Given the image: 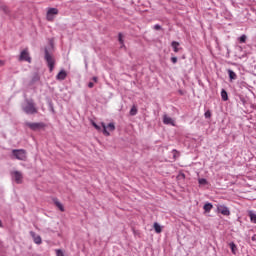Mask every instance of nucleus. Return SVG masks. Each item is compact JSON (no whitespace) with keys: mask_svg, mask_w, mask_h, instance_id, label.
Listing matches in <instances>:
<instances>
[{"mask_svg":"<svg viewBox=\"0 0 256 256\" xmlns=\"http://www.w3.org/2000/svg\"><path fill=\"white\" fill-rule=\"evenodd\" d=\"M92 125L97 131H101V126L97 125V123L92 122Z\"/></svg>","mask_w":256,"mask_h":256,"instance_id":"cd10ccee","label":"nucleus"},{"mask_svg":"<svg viewBox=\"0 0 256 256\" xmlns=\"http://www.w3.org/2000/svg\"><path fill=\"white\" fill-rule=\"evenodd\" d=\"M19 61H26L27 63H31V56L29 55L28 48L21 51Z\"/></svg>","mask_w":256,"mask_h":256,"instance_id":"39448f33","label":"nucleus"},{"mask_svg":"<svg viewBox=\"0 0 256 256\" xmlns=\"http://www.w3.org/2000/svg\"><path fill=\"white\" fill-rule=\"evenodd\" d=\"M30 235H31L34 243H36V245H41L43 243L41 236L37 235L34 231H30Z\"/></svg>","mask_w":256,"mask_h":256,"instance_id":"1a4fd4ad","label":"nucleus"},{"mask_svg":"<svg viewBox=\"0 0 256 256\" xmlns=\"http://www.w3.org/2000/svg\"><path fill=\"white\" fill-rule=\"evenodd\" d=\"M53 15H59V9L49 8L47 13H46L47 21H53V19H55V17Z\"/></svg>","mask_w":256,"mask_h":256,"instance_id":"423d86ee","label":"nucleus"},{"mask_svg":"<svg viewBox=\"0 0 256 256\" xmlns=\"http://www.w3.org/2000/svg\"><path fill=\"white\" fill-rule=\"evenodd\" d=\"M11 175L14 177L15 182L18 185H21V183H23V174L20 171H14L11 173Z\"/></svg>","mask_w":256,"mask_h":256,"instance_id":"6e6552de","label":"nucleus"},{"mask_svg":"<svg viewBox=\"0 0 256 256\" xmlns=\"http://www.w3.org/2000/svg\"><path fill=\"white\" fill-rule=\"evenodd\" d=\"M118 37H119V43L121 44V45H123V34H121V33H119L118 34Z\"/></svg>","mask_w":256,"mask_h":256,"instance_id":"c85d7f7f","label":"nucleus"},{"mask_svg":"<svg viewBox=\"0 0 256 256\" xmlns=\"http://www.w3.org/2000/svg\"><path fill=\"white\" fill-rule=\"evenodd\" d=\"M26 127H29L31 131H39V129H43L45 127V123L43 122H26Z\"/></svg>","mask_w":256,"mask_h":256,"instance_id":"20e7f679","label":"nucleus"},{"mask_svg":"<svg viewBox=\"0 0 256 256\" xmlns=\"http://www.w3.org/2000/svg\"><path fill=\"white\" fill-rule=\"evenodd\" d=\"M12 155L18 161H27V150L25 149H14Z\"/></svg>","mask_w":256,"mask_h":256,"instance_id":"7ed1b4c3","label":"nucleus"},{"mask_svg":"<svg viewBox=\"0 0 256 256\" xmlns=\"http://www.w3.org/2000/svg\"><path fill=\"white\" fill-rule=\"evenodd\" d=\"M56 79L58 81H65V79H67V72L65 70H61L57 76H56Z\"/></svg>","mask_w":256,"mask_h":256,"instance_id":"9b49d317","label":"nucleus"},{"mask_svg":"<svg viewBox=\"0 0 256 256\" xmlns=\"http://www.w3.org/2000/svg\"><path fill=\"white\" fill-rule=\"evenodd\" d=\"M203 209L206 213H210L211 212V209H213V204L211 203H206L204 206H203Z\"/></svg>","mask_w":256,"mask_h":256,"instance_id":"f3484780","label":"nucleus"},{"mask_svg":"<svg viewBox=\"0 0 256 256\" xmlns=\"http://www.w3.org/2000/svg\"><path fill=\"white\" fill-rule=\"evenodd\" d=\"M44 59L49 67L50 73L53 72V69H55V58H53V55L49 53V50L47 48L44 51Z\"/></svg>","mask_w":256,"mask_h":256,"instance_id":"f03ea898","label":"nucleus"},{"mask_svg":"<svg viewBox=\"0 0 256 256\" xmlns=\"http://www.w3.org/2000/svg\"><path fill=\"white\" fill-rule=\"evenodd\" d=\"M228 75L230 81H235V79H237V74L231 69L228 70Z\"/></svg>","mask_w":256,"mask_h":256,"instance_id":"4468645a","label":"nucleus"},{"mask_svg":"<svg viewBox=\"0 0 256 256\" xmlns=\"http://www.w3.org/2000/svg\"><path fill=\"white\" fill-rule=\"evenodd\" d=\"M221 98L222 101H229V95L227 94V91L225 89H222L221 91Z\"/></svg>","mask_w":256,"mask_h":256,"instance_id":"2eb2a0df","label":"nucleus"},{"mask_svg":"<svg viewBox=\"0 0 256 256\" xmlns=\"http://www.w3.org/2000/svg\"><path fill=\"white\" fill-rule=\"evenodd\" d=\"M153 227H154L155 233H158V234H159V233H161V232L163 231V228H162L161 225H159V223H157V222L154 223Z\"/></svg>","mask_w":256,"mask_h":256,"instance_id":"dca6fc26","label":"nucleus"},{"mask_svg":"<svg viewBox=\"0 0 256 256\" xmlns=\"http://www.w3.org/2000/svg\"><path fill=\"white\" fill-rule=\"evenodd\" d=\"M204 117H205V119H211V111L210 110L206 111L204 113Z\"/></svg>","mask_w":256,"mask_h":256,"instance_id":"393cba45","label":"nucleus"},{"mask_svg":"<svg viewBox=\"0 0 256 256\" xmlns=\"http://www.w3.org/2000/svg\"><path fill=\"white\" fill-rule=\"evenodd\" d=\"M129 113H130L131 117H135V115H137V113H138L137 106L133 105L132 108L130 109Z\"/></svg>","mask_w":256,"mask_h":256,"instance_id":"aec40b11","label":"nucleus"},{"mask_svg":"<svg viewBox=\"0 0 256 256\" xmlns=\"http://www.w3.org/2000/svg\"><path fill=\"white\" fill-rule=\"evenodd\" d=\"M163 123L164 125H172L173 127H175V120L167 116V114L163 116Z\"/></svg>","mask_w":256,"mask_h":256,"instance_id":"9d476101","label":"nucleus"},{"mask_svg":"<svg viewBox=\"0 0 256 256\" xmlns=\"http://www.w3.org/2000/svg\"><path fill=\"white\" fill-rule=\"evenodd\" d=\"M171 47H172L174 53H179V42L172 41Z\"/></svg>","mask_w":256,"mask_h":256,"instance_id":"ddd939ff","label":"nucleus"},{"mask_svg":"<svg viewBox=\"0 0 256 256\" xmlns=\"http://www.w3.org/2000/svg\"><path fill=\"white\" fill-rule=\"evenodd\" d=\"M53 203H54V205H56L57 208H59V210H60L62 213L65 212V207L61 204V202L59 201V199L53 198Z\"/></svg>","mask_w":256,"mask_h":256,"instance_id":"f8f14e48","label":"nucleus"},{"mask_svg":"<svg viewBox=\"0 0 256 256\" xmlns=\"http://www.w3.org/2000/svg\"><path fill=\"white\" fill-rule=\"evenodd\" d=\"M22 111H24L26 115H37V113H39L37 105L33 99H25V103L22 105Z\"/></svg>","mask_w":256,"mask_h":256,"instance_id":"f257e3e1","label":"nucleus"},{"mask_svg":"<svg viewBox=\"0 0 256 256\" xmlns=\"http://www.w3.org/2000/svg\"><path fill=\"white\" fill-rule=\"evenodd\" d=\"M217 211L218 213H221V215H224L225 217H229V215H231V211L225 205H218Z\"/></svg>","mask_w":256,"mask_h":256,"instance_id":"0eeeda50","label":"nucleus"},{"mask_svg":"<svg viewBox=\"0 0 256 256\" xmlns=\"http://www.w3.org/2000/svg\"><path fill=\"white\" fill-rule=\"evenodd\" d=\"M88 87L89 89H93V87H95V84L93 82H89Z\"/></svg>","mask_w":256,"mask_h":256,"instance_id":"7c9ffc66","label":"nucleus"},{"mask_svg":"<svg viewBox=\"0 0 256 256\" xmlns=\"http://www.w3.org/2000/svg\"><path fill=\"white\" fill-rule=\"evenodd\" d=\"M198 183H199V185H207V179H205V178H200V179L198 180Z\"/></svg>","mask_w":256,"mask_h":256,"instance_id":"b1692460","label":"nucleus"},{"mask_svg":"<svg viewBox=\"0 0 256 256\" xmlns=\"http://www.w3.org/2000/svg\"><path fill=\"white\" fill-rule=\"evenodd\" d=\"M101 126H102V129H103L104 135H105L106 137H109V135H111V134L109 133V131H107V125H105V122H102V123H101Z\"/></svg>","mask_w":256,"mask_h":256,"instance_id":"412c9836","label":"nucleus"},{"mask_svg":"<svg viewBox=\"0 0 256 256\" xmlns=\"http://www.w3.org/2000/svg\"><path fill=\"white\" fill-rule=\"evenodd\" d=\"M108 129H109L110 131H115V124H114V123H109V124H108Z\"/></svg>","mask_w":256,"mask_h":256,"instance_id":"a878e982","label":"nucleus"},{"mask_svg":"<svg viewBox=\"0 0 256 256\" xmlns=\"http://www.w3.org/2000/svg\"><path fill=\"white\" fill-rule=\"evenodd\" d=\"M239 43H246L247 42V35L243 34L238 38Z\"/></svg>","mask_w":256,"mask_h":256,"instance_id":"5701e85b","label":"nucleus"},{"mask_svg":"<svg viewBox=\"0 0 256 256\" xmlns=\"http://www.w3.org/2000/svg\"><path fill=\"white\" fill-rule=\"evenodd\" d=\"M56 256H65V254L63 253V250L57 249L56 250Z\"/></svg>","mask_w":256,"mask_h":256,"instance_id":"bb28decb","label":"nucleus"},{"mask_svg":"<svg viewBox=\"0 0 256 256\" xmlns=\"http://www.w3.org/2000/svg\"><path fill=\"white\" fill-rule=\"evenodd\" d=\"M92 80H93L94 83H97V81H98L97 76H94V77L92 78Z\"/></svg>","mask_w":256,"mask_h":256,"instance_id":"473e14b6","label":"nucleus"},{"mask_svg":"<svg viewBox=\"0 0 256 256\" xmlns=\"http://www.w3.org/2000/svg\"><path fill=\"white\" fill-rule=\"evenodd\" d=\"M171 62L175 65V63H177V57H172Z\"/></svg>","mask_w":256,"mask_h":256,"instance_id":"2f4dec72","label":"nucleus"},{"mask_svg":"<svg viewBox=\"0 0 256 256\" xmlns=\"http://www.w3.org/2000/svg\"><path fill=\"white\" fill-rule=\"evenodd\" d=\"M154 29H155V31H161V25H159V24H156V25H154Z\"/></svg>","mask_w":256,"mask_h":256,"instance_id":"c756f323","label":"nucleus"},{"mask_svg":"<svg viewBox=\"0 0 256 256\" xmlns=\"http://www.w3.org/2000/svg\"><path fill=\"white\" fill-rule=\"evenodd\" d=\"M0 9H1L6 15H9V14L11 13V10H9V7H7L6 5L0 6Z\"/></svg>","mask_w":256,"mask_h":256,"instance_id":"4be33fe9","label":"nucleus"},{"mask_svg":"<svg viewBox=\"0 0 256 256\" xmlns=\"http://www.w3.org/2000/svg\"><path fill=\"white\" fill-rule=\"evenodd\" d=\"M248 215L250 217L251 223H254L256 225V213L253 211H250Z\"/></svg>","mask_w":256,"mask_h":256,"instance_id":"a211bd4d","label":"nucleus"},{"mask_svg":"<svg viewBox=\"0 0 256 256\" xmlns=\"http://www.w3.org/2000/svg\"><path fill=\"white\" fill-rule=\"evenodd\" d=\"M229 247H230V249H231L233 255H237V245H235V242H231V243L229 244Z\"/></svg>","mask_w":256,"mask_h":256,"instance_id":"6ab92c4d","label":"nucleus"}]
</instances>
